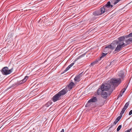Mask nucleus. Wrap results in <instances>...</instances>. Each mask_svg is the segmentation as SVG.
Segmentation results:
<instances>
[{
  "mask_svg": "<svg viewBox=\"0 0 132 132\" xmlns=\"http://www.w3.org/2000/svg\"><path fill=\"white\" fill-rule=\"evenodd\" d=\"M130 37H132V32L128 35H124L119 37L118 38V41L116 42V44L118 45L115 51L118 52L123 47L131 43L132 38L127 39Z\"/></svg>",
  "mask_w": 132,
  "mask_h": 132,
  "instance_id": "f257e3e1",
  "label": "nucleus"
},
{
  "mask_svg": "<svg viewBox=\"0 0 132 132\" xmlns=\"http://www.w3.org/2000/svg\"><path fill=\"white\" fill-rule=\"evenodd\" d=\"M118 76L119 78L116 79L112 78L110 80V83L112 84L114 86H117L121 82L122 80H123L125 77V73L122 71H121L118 72Z\"/></svg>",
  "mask_w": 132,
  "mask_h": 132,
  "instance_id": "f03ea898",
  "label": "nucleus"
},
{
  "mask_svg": "<svg viewBox=\"0 0 132 132\" xmlns=\"http://www.w3.org/2000/svg\"><path fill=\"white\" fill-rule=\"evenodd\" d=\"M67 92L68 90L67 88L62 89L53 97L52 99V101L53 102H55L57 101L60 100L62 96L67 93Z\"/></svg>",
  "mask_w": 132,
  "mask_h": 132,
  "instance_id": "7ed1b4c3",
  "label": "nucleus"
},
{
  "mask_svg": "<svg viewBox=\"0 0 132 132\" xmlns=\"http://www.w3.org/2000/svg\"><path fill=\"white\" fill-rule=\"evenodd\" d=\"M110 80L109 81L108 83L103 84L101 85L100 87L98 89V93L99 94H100V93H101V91H102L104 90L107 92H109L111 90H112L111 88V87L112 85L114 86L110 83Z\"/></svg>",
  "mask_w": 132,
  "mask_h": 132,
  "instance_id": "20e7f679",
  "label": "nucleus"
},
{
  "mask_svg": "<svg viewBox=\"0 0 132 132\" xmlns=\"http://www.w3.org/2000/svg\"><path fill=\"white\" fill-rule=\"evenodd\" d=\"M113 6L111 4L110 2L109 1L106 4L101 7L102 10L103 12H106L110 10L113 7Z\"/></svg>",
  "mask_w": 132,
  "mask_h": 132,
  "instance_id": "39448f33",
  "label": "nucleus"
},
{
  "mask_svg": "<svg viewBox=\"0 0 132 132\" xmlns=\"http://www.w3.org/2000/svg\"><path fill=\"white\" fill-rule=\"evenodd\" d=\"M101 91V93H100V94H99L98 93V89L97 90V95H101L103 98L105 99L107 98L108 95H110L111 93L113 91V90H111L109 92H107L104 90L102 91Z\"/></svg>",
  "mask_w": 132,
  "mask_h": 132,
  "instance_id": "423d86ee",
  "label": "nucleus"
},
{
  "mask_svg": "<svg viewBox=\"0 0 132 132\" xmlns=\"http://www.w3.org/2000/svg\"><path fill=\"white\" fill-rule=\"evenodd\" d=\"M116 46L115 44L113 42L110 44L106 46L104 50L105 51L108 50L109 48L111 49L112 50H113L115 48Z\"/></svg>",
  "mask_w": 132,
  "mask_h": 132,
  "instance_id": "0eeeda50",
  "label": "nucleus"
},
{
  "mask_svg": "<svg viewBox=\"0 0 132 132\" xmlns=\"http://www.w3.org/2000/svg\"><path fill=\"white\" fill-rule=\"evenodd\" d=\"M0 71L3 75H8V68L5 67H3L1 69Z\"/></svg>",
  "mask_w": 132,
  "mask_h": 132,
  "instance_id": "6e6552de",
  "label": "nucleus"
},
{
  "mask_svg": "<svg viewBox=\"0 0 132 132\" xmlns=\"http://www.w3.org/2000/svg\"><path fill=\"white\" fill-rule=\"evenodd\" d=\"M96 106V104L95 103H93L89 100L87 102V104L85 105L86 107L88 108H92Z\"/></svg>",
  "mask_w": 132,
  "mask_h": 132,
  "instance_id": "1a4fd4ad",
  "label": "nucleus"
},
{
  "mask_svg": "<svg viewBox=\"0 0 132 132\" xmlns=\"http://www.w3.org/2000/svg\"><path fill=\"white\" fill-rule=\"evenodd\" d=\"M104 13L102 12V8H101L100 10H98L94 12L93 13V14L95 16H98L101 15Z\"/></svg>",
  "mask_w": 132,
  "mask_h": 132,
  "instance_id": "9d476101",
  "label": "nucleus"
},
{
  "mask_svg": "<svg viewBox=\"0 0 132 132\" xmlns=\"http://www.w3.org/2000/svg\"><path fill=\"white\" fill-rule=\"evenodd\" d=\"M75 85V84L74 83L71 82H70L68 86H67L66 87V88H67V89L68 90L67 88H68L69 90H70Z\"/></svg>",
  "mask_w": 132,
  "mask_h": 132,
  "instance_id": "9b49d317",
  "label": "nucleus"
},
{
  "mask_svg": "<svg viewBox=\"0 0 132 132\" xmlns=\"http://www.w3.org/2000/svg\"><path fill=\"white\" fill-rule=\"evenodd\" d=\"M129 102H127L125 104L124 108L122 109V110L121 111V114H123L126 110L128 108L129 105Z\"/></svg>",
  "mask_w": 132,
  "mask_h": 132,
  "instance_id": "f8f14e48",
  "label": "nucleus"
},
{
  "mask_svg": "<svg viewBox=\"0 0 132 132\" xmlns=\"http://www.w3.org/2000/svg\"><path fill=\"white\" fill-rule=\"evenodd\" d=\"M81 74L80 73L76 76L74 79V80L76 82H78L80 80V78L81 77Z\"/></svg>",
  "mask_w": 132,
  "mask_h": 132,
  "instance_id": "ddd939ff",
  "label": "nucleus"
},
{
  "mask_svg": "<svg viewBox=\"0 0 132 132\" xmlns=\"http://www.w3.org/2000/svg\"><path fill=\"white\" fill-rule=\"evenodd\" d=\"M91 102L94 103L96 102L97 101V98L96 97H93L89 100Z\"/></svg>",
  "mask_w": 132,
  "mask_h": 132,
  "instance_id": "4468645a",
  "label": "nucleus"
},
{
  "mask_svg": "<svg viewBox=\"0 0 132 132\" xmlns=\"http://www.w3.org/2000/svg\"><path fill=\"white\" fill-rule=\"evenodd\" d=\"M100 60V59H99V58L95 61L93 62L92 63L90 64V65L93 66L96 64L98 63V61Z\"/></svg>",
  "mask_w": 132,
  "mask_h": 132,
  "instance_id": "2eb2a0df",
  "label": "nucleus"
},
{
  "mask_svg": "<svg viewBox=\"0 0 132 132\" xmlns=\"http://www.w3.org/2000/svg\"><path fill=\"white\" fill-rule=\"evenodd\" d=\"M126 88H124L122 89V90L120 92V94L118 95V97H121L122 96L123 94L124 93L125 91Z\"/></svg>",
  "mask_w": 132,
  "mask_h": 132,
  "instance_id": "dca6fc26",
  "label": "nucleus"
},
{
  "mask_svg": "<svg viewBox=\"0 0 132 132\" xmlns=\"http://www.w3.org/2000/svg\"><path fill=\"white\" fill-rule=\"evenodd\" d=\"M107 54V53H102L101 54V56L100 58H99V59H100V60H101V59L105 56Z\"/></svg>",
  "mask_w": 132,
  "mask_h": 132,
  "instance_id": "f3484780",
  "label": "nucleus"
},
{
  "mask_svg": "<svg viewBox=\"0 0 132 132\" xmlns=\"http://www.w3.org/2000/svg\"><path fill=\"white\" fill-rule=\"evenodd\" d=\"M28 77L27 76L25 77L22 80V82H21V83L22 84L23 83L25 82L28 79Z\"/></svg>",
  "mask_w": 132,
  "mask_h": 132,
  "instance_id": "a211bd4d",
  "label": "nucleus"
},
{
  "mask_svg": "<svg viewBox=\"0 0 132 132\" xmlns=\"http://www.w3.org/2000/svg\"><path fill=\"white\" fill-rule=\"evenodd\" d=\"M52 102H48L45 105V106L47 107H48L50 105L52 104Z\"/></svg>",
  "mask_w": 132,
  "mask_h": 132,
  "instance_id": "6ab92c4d",
  "label": "nucleus"
},
{
  "mask_svg": "<svg viewBox=\"0 0 132 132\" xmlns=\"http://www.w3.org/2000/svg\"><path fill=\"white\" fill-rule=\"evenodd\" d=\"M121 127H122L121 125H119L118 127V128L117 129V131H119V130H120L121 128Z\"/></svg>",
  "mask_w": 132,
  "mask_h": 132,
  "instance_id": "aec40b11",
  "label": "nucleus"
},
{
  "mask_svg": "<svg viewBox=\"0 0 132 132\" xmlns=\"http://www.w3.org/2000/svg\"><path fill=\"white\" fill-rule=\"evenodd\" d=\"M121 0H114V3H113L114 5H116Z\"/></svg>",
  "mask_w": 132,
  "mask_h": 132,
  "instance_id": "412c9836",
  "label": "nucleus"
},
{
  "mask_svg": "<svg viewBox=\"0 0 132 132\" xmlns=\"http://www.w3.org/2000/svg\"><path fill=\"white\" fill-rule=\"evenodd\" d=\"M118 122V121H117L116 120H115V121H114L113 123L112 124V126H113L114 125H116V124Z\"/></svg>",
  "mask_w": 132,
  "mask_h": 132,
  "instance_id": "4be33fe9",
  "label": "nucleus"
},
{
  "mask_svg": "<svg viewBox=\"0 0 132 132\" xmlns=\"http://www.w3.org/2000/svg\"><path fill=\"white\" fill-rule=\"evenodd\" d=\"M13 70V68H12L11 69H9V74L11 73Z\"/></svg>",
  "mask_w": 132,
  "mask_h": 132,
  "instance_id": "5701e85b",
  "label": "nucleus"
},
{
  "mask_svg": "<svg viewBox=\"0 0 132 132\" xmlns=\"http://www.w3.org/2000/svg\"><path fill=\"white\" fill-rule=\"evenodd\" d=\"M70 69L69 67H68L65 69L63 73H64Z\"/></svg>",
  "mask_w": 132,
  "mask_h": 132,
  "instance_id": "b1692460",
  "label": "nucleus"
},
{
  "mask_svg": "<svg viewBox=\"0 0 132 132\" xmlns=\"http://www.w3.org/2000/svg\"><path fill=\"white\" fill-rule=\"evenodd\" d=\"M33 7H31V9H27L25 10H24V11H27L28 10H32V11H33L34 10V9H33Z\"/></svg>",
  "mask_w": 132,
  "mask_h": 132,
  "instance_id": "393cba45",
  "label": "nucleus"
},
{
  "mask_svg": "<svg viewBox=\"0 0 132 132\" xmlns=\"http://www.w3.org/2000/svg\"><path fill=\"white\" fill-rule=\"evenodd\" d=\"M121 112L120 113V116H119L118 117H119V118L120 119L121 118V117L122 116V114H121Z\"/></svg>",
  "mask_w": 132,
  "mask_h": 132,
  "instance_id": "a878e982",
  "label": "nucleus"
},
{
  "mask_svg": "<svg viewBox=\"0 0 132 132\" xmlns=\"http://www.w3.org/2000/svg\"><path fill=\"white\" fill-rule=\"evenodd\" d=\"M121 112L120 113V116H119L118 117H119V118L120 119L121 118V117L122 116V114H121Z\"/></svg>",
  "mask_w": 132,
  "mask_h": 132,
  "instance_id": "bb28decb",
  "label": "nucleus"
},
{
  "mask_svg": "<svg viewBox=\"0 0 132 132\" xmlns=\"http://www.w3.org/2000/svg\"><path fill=\"white\" fill-rule=\"evenodd\" d=\"M132 114V110H130L129 113V115H130Z\"/></svg>",
  "mask_w": 132,
  "mask_h": 132,
  "instance_id": "cd10ccee",
  "label": "nucleus"
},
{
  "mask_svg": "<svg viewBox=\"0 0 132 132\" xmlns=\"http://www.w3.org/2000/svg\"><path fill=\"white\" fill-rule=\"evenodd\" d=\"M120 119L119 118V117H118L116 118V119L117 121L118 122Z\"/></svg>",
  "mask_w": 132,
  "mask_h": 132,
  "instance_id": "c85d7f7f",
  "label": "nucleus"
},
{
  "mask_svg": "<svg viewBox=\"0 0 132 132\" xmlns=\"http://www.w3.org/2000/svg\"><path fill=\"white\" fill-rule=\"evenodd\" d=\"M120 119L119 118V117H118L116 118V119L117 121L118 122Z\"/></svg>",
  "mask_w": 132,
  "mask_h": 132,
  "instance_id": "c756f323",
  "label": "nucleus"
},
{
  "mask_svg": "<svg viewBox=\"0 0 132 132\" xmlns=\"http://www.w3.org/2000/svg\"><path fill=\"white\" fill-rule=\"evenodd\" d=\"M74 64V63H71L70 65V66L71 65V67H72V66H73V64Z\"/></svg>",
  "mask_w": 132,
  "mask_h": 132,
  "instance_id": "7c9ffc66",
  "label": "nucleus"
},
{
  "mask_svg": "<svg viewBox=\"0 0 132 132\" xmlns=\"http://www.w3.org/2000/svg\"><path fill=\"white\" fill-rule=\"evenodd\" d=\"M13 35V34H11V35L10 36V38L12 37Z\"/></svg>",
  "mask_w": 132,
  "mask_h": 132,
  "instance_id": "2f4dec72",
  "label": "nucleus"
},
{
  "mask_svg": "<svg viewBox=\"0 0 132 132\" xmlns=\"http://www.w3.org/2000/svg\"><path fill=\"white\" fill-rule=\"evenodd\" d=\"M64 130L63 129H62L61 132H64Z\"/></svg>",
  "mask_w": 132,
  "mask_h": 132,
  "instance_id": "473e14b6",
  "label": "nucleus"
},
{
  "mask_svg": "<svg viewBox=\"0 0 132 132\" xmlns=\"http://www.w3.org/2000/svg\"><path fill=\"white\" fill-rule=\"evenodd\" d=\"M64 130L63 129H62L61 132H64Z\"/></svg>",
  "mask_w": 132,
  "mask_h": 132,
  "instance_id": "72a5a7b5",
  "label": "nucleus"
},
{
  "mask_svg": "<svg viewBox=\"0 0 132 132\" xmlns=\"http://www.w3.org/2000/svg\"><path fill=\"white\" fill-rule=\"evenodd\" d=\"M64 130L63 129H62L61 132H64Z\"/></svg>",
  "mask_w": 132,
  "mask_h": 132,
  "instance_id": "f704fd0d",
  "label": "nucleus"
},
{
  "mask_svg": "<svg viewBox=\"0 0 132 132\" xmlns=\"http://www.w3.org/2000/svg\"><path fill=\"white\" fill-rule=\"evenodd\" d=\"M68 67H69V68H70L71 67V65L70 66V65Z\"/></svg>",
  "mask_w": 132,
  "mask_h": 132,
  "instance_id": "c9c22d12",
  "label": "nucleus"
},
{
  "mask_svg": "<svg viewBox=\"0 0 132 132\" xmlns=\"http://www.w3.org/2000/svg\"><path fill=\"white\" fill-rule=\"evenodd\" d=\"M84 56L83 55H81V56H79V57H82L83 56Z\"/></svg>",
  "mask_w": 132,
  "mask_h": 132,
  "instance_id": "e433bc0d",
  "label": "nucleus"
},
{
  "mask_svg": "<svg viewBox=\"0 0 132 132\" xmlns=\"http://www.w3.org/2000/svg\"><path fill=\"white\" fill-rule=\"evenodd\" d=\"M9 119H10V120H12V119H11V118H9Z\"/></svg>",
  "mask_w": 132,
  "mask_h": 132,
  "instance_id": "4c0bfd02",
  "label": "nucleus"
},
{
  "mask_svg": "<svg viewBox=\"0 0 132 132\" xmlns=\"http://www.w3.org/2000/svg\"><path fill=\"white\" fill-rule=\"evenodd\" d=\"M7 40V39H6V41Z\"/></svg>",
  "mask_w": 132,
  "mask_h": 132,
  "instance_id": "58836bf2",
  "label": "nucleus"
}]
</instances>
